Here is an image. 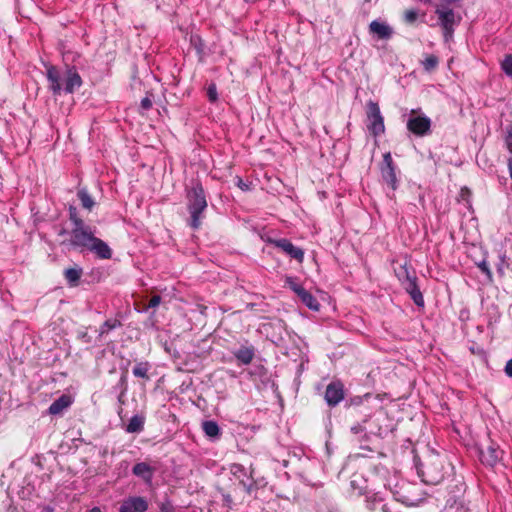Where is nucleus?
Wrapping results in <instances>:
<instances>
[{
  "mask_svg": "<svg viewBox=\"0 0 512 512\" xmlns=\"http://www.w3.org/2000/svg\"><path fill=\"white\" fill-rule=\"evenodd\" d=\"M47 79L49 88L55 95H59L62 91L73 93L82 85V79L74 68H66L61 71L56 66L47 67Z\"/></svg>",
  "mask_w": 512,
  "mask_h": 512,
  "instance_id": "nucleus-1",
  "label": "nucleus"
},
{
  "mask_svg": "<svg viewBox=\"0 0 512 512\" xmlns=\"http://www.w3.org/2000/svg\"><path fill=\"white\" fill-rule=\"evenodd\" d=\"M187 197L190 213L189 225L193 229H197L201 225L202 214L207 207L204 190L201 186L196 185L188 192Z\"/></svg>",
  "mask_w": 512,
  "mask_h": 512,
  "instance_id": "nucleus-2",
  "label": "nucleus"
},
{
  "mask_svg": "<svg viewBox=\"0 0 512 512\" xmlns=\"http://www.w3.org/2000/svg\"><path fill=\"white\" fill-rule=\"evenodd\" d=\"M422 481L436 485L444 478V461L439 456H432L419 468Z\"/></svg>",
  "mask_w": 512,
  "mask_h": 512,
  "instance_id": "nucleus-3",
  "label": "nucleus"
},
{
  "mask_svg": "<svg viewBox=\"0 0 512 512\" xmlns=\"http://www.w3.org/2000/svg\"><path fill=\"white\" fill-rule=\"evenodd\" d=\"M395 272L405 290L410 294L414 303L417 306H423V295L416 284V277L414 274L409 271L406 265H401Z\"/></svg>",
  "mask_w": 512,
  "mask_h": 512,
  "instance_id": "nucleus-4",
  "label": "nucleus"
},
{
  "mask_svg": "<svg viewBox=\"0 0 512 512\" xmlns=\"http://www.w3.org/2000/svg\"><path fill=\"white\" fill-rule=\"evenodd\" d=\"M94 238L95 236L90 227L82 224L72 228L69 243L72 247L83 251L89 248Z\"/></svg>",
  "mask_w": 512,
  "mask_h": 512,
  "instance_id": "nucleus-5",
  "label": "nucleus"
},
{
  "mask_svg": "<svg viewBox=\"0 0 512 512\" xmlns=\"http://www.w3.org/2000/svg\"><path fill=\"white\" fill-rule=\"evenodd\" d=\"M435 13L438 15L439 24L443 29V36L446 42L450 41L454 27L460 22L461 17H456L454 11L448 8H437Z\"/></svg>",
  "mask_w": 512,
  "mask_h": 512,
  "instance_id": "nucleus-6",
  "label": "nucleus"
},
{
  "mask_svg": "<svg viewBox=\"0 0 512 512\" xmlns=\"http://www.w3.org/2000/svg\"><path fill=\"white\" fill-rule=\"evenodd\" d=\"M367 128L374 135L378 136L384 133V119L381 115L380 108L376 102L369 101L367 103Z\"/></svg>",
  "mask_w": 512,
  "mask_h": 512,
  "instance_id": "nucleus-7",
  "label": "nucleus"
},
{
  "mask_svg": "<svg viewBox=\"0 0 512 512\" xmlns=\"http://www.w3.org/2000/svg\"><path fill=\"white\" fill-rule=\"evenodd\" d=\"M503 451L499 446L489 440L479 447V456L483 464L494 467L502 459Z\"/></svg>",
  "mask_w": 512,
  "mask_h": 512,
  "instance_id": "nucleus-8",
  "label": "nucleus"
},
{
  "mask_svg": "<svg viewBox=\"0 0 512 512\" xmlns=\"http://www.w3.org/2000/svg\"><path fill=\"white\" fill-rule=\"evenodd\" d=\"M412 110L411 116L407 121V128L410 132L417 136H424L430 131L431 120L426 116L414 115Z\"/></svg>",
  "mask_w": 512,
  "mask_h": 512,
  "instance_id": "nucleus-9",
  "label": "nucleus"
},
{
  "mask_svg": "<svg viewBox=\"0 0 512 512\" xmlns=\"http://www.w3.org/2000/svg\"><path fill=\"white\" fill-rule=\"evenodd\" d=\"M381 175L383 180L393 189L397 188V176L395 166L390 152L383 155V164L381 166Z\"/></svg>",
  "mask_w": 512,
  "mask_h": 512,
  "instance_id": "nucleus-10",
  "label": "nucleus"
},
{
  "mask_svg": "<svg viewBox=\"0 0 512 512\" xmlns=\"http://www.w3.org/2000/svg\"><path fill=\"white\" fill-rule=\"evenodd\" d=\"M147 509L148 503L145 498L134 496L123 500L119 512H145Z\"/></svg>",
  "mask_w": 512,
  "mask_h": 512,
  "instance_id": "nucleus-11",
  "label": "nucleus"
},
{
  "mask_svg": "<svg viewBox=\"0 0 512 512\" xmlns=\"http://www.w3.org/2000/svg\"><path fill=\"white\" fill-rule=\"evenodd\" d=\"M276 247L283 250L286 254H288L291 258L296 259L298 262H302L304 259V251L301 248L294 246L287 239H279L271 241Z\"/></svg>",
  "mask_w": 512,
  "mask_h": 512,
  "instance_id": "nucleus-12",
  "label": "nucleus"
},
{
  "mask_svg": "<svg viewBox=\"0 0 512 512\" xmlns=\"http://www.w3.org/2000/svg\"><path fill=\"white\" fill-rule=\"evenodd\" d=\"M369 33L376 36L377 39L388 40L393 35V29L385 22L373 20L369 24Z\"/></svg>",
  "mask_w": 512,
  "mask_h": 512,
  "instance_id": "nucleus-13",
  "label": "nucleus"
},
{
  "mask_svg": "<svg viewBox=\"0 0 512 512\" xmlns=\"http://www.w3.org/2000/svg\"><path fill=\"white\" fill-rule=\"evenodd\" d=\"M344 398L343 387L340 383H330L325 392V399L330 406L337 405Z\"/></svg>",
  "mask_w": 512,
  "mask_h": 512,
  "instance_id": "nucleus-14",
  "label": "nucleus"
},
{
  "mask_svg": "<svg viewBox=\"0 0 512 512\" xmlns=\"http://www.w3.org/2000/svg\"><path fill=\"white\" fill-rule=\"evenodd\" d=\"M231 353L240 364L248 365L255 356V349L252 345H242L237 349H231Z\"/></svg>",
  "mask_w": 512,
  "mask_h": 512,
  "instance_id": "nucleus-15",
  "label": "nucleus"
},
{
  "mask_svg": "<svg viewBox=\"0 0 512 512\" xmlns=\"http://www.w3.org/2000/svg\"><path fill=\"white\" fill-rule=\"evenodd\" d=\"M87 250L94 252L100 259H110L112 257L110 247L97 237L93 239Z\"/></svg>",
  "mask_w": 512,
  "mask_h": 512,
  "instance_id": "nucleus-16",
  "label": "nucleus"
},
{
  "mask_svg": "<svg viewBox=\"0 0 512 512\" xmlns=\"http://www.w3.org/2000/svg\"><path fill=\"white\" fill-rule=\"evenodd\" d=\"M72 404L71 397L68 395H62L57 400H55L49 407L48 411L51 415L61 414L65 409H67Z\"/></svg>",
  "mask_w": 512,
  "mask_h": 512,
  "instance_id": "nucleus-17",
  "label": "nucleus"
},
{
  "mask_svg": "<svg viewBox=\"0 0 512 512\" xmlns=\"http://www.w3.org/2000/svg\"><path fill=\"white\" fill-rule=\"evenodd\" d=\"M154 473V469L145 462L137 463L133 467V474L142 478L146 482H150L152 480Z\"/></svg>",
  "mask_w": 512,
  "mask_h": 512,
  "instance_id": "nucleus-18",
  "label": "nucleus"
},
{
  "mask_svg": "<svg viewBox=\"0 0 512 512\" xmlns=\"http://www.w3.org/2000/svg\"><path fill=\"white\" fill-rule=\"evenodd\" d=\"M83 275V269L79 266L67 268L64 271V277L70 287H76L79 284V280Z\"/></svg>",
  "mask_w": 512,
  "mask_h": 512,
  "instance_id": "nucleus-19",
  "label": "nucleus"
},
{
  "mask_svg": "<svg viewBox=\"0 0 512 512\" xmlns=\"http://www.w3.org/2000/svg\"><path fill=\"white\" fill-rule=\"evenodd\" d=\"M230 472L236 479L239 480V483L243 485L244 488H248L251 485L247 472L242 465H231Z\"/></svg>",
  "mask_w": 512,
  "mask_h": 512,
  "instance_id": "nucleus-20",
  "label": "nucleus"
},
{
  "mask_svg": "<svg viewBox=\"0 0 512 512\" xmlns=\"http://www.w3.org/2000/svg\"><path fill=\"white\" fill-rule=\"evenodd\" d=\"M298 297L309 309L313 311H318L320 309L318 300L306 289L300 291V295Z\"/></svg>",
  "mask_w": 512,
  "mask_h": 512,
  "instance_id": "nucleus-21",
  "label": "nucleus"
},
{
  "mask_svg": "<svg viewBox=\"0 0 512 512\" xmlns=\"http://www.w3.org/2000/svg\"><path fill=\"white\" fill-rule=\"evenodd\" d=\"M144 428V418L140 416H133L127 424L126 431L128 433H139Z\"/></svg>",
  "mask_w": 512,
  "mask_h": 512,
  "instance_id": "nucleus-22",
  "label": "nucleus"
},
{
  "mask_svg": "<svg viewBox=\"0 0 512 512\" xmlns=\"http://www.w3.org/2000/svg\"><path fill=\"white\" fill-rule=\"evenodd\" d=\"M151 368L149 362H139L133 368V375L138 378L149 379L148 372Z\"/></svg>",
  "mask_w": 512,
  "mask_h": 512,
  "instance_id": "nucleus-23",
  "label": "nucleus"
},
{
  "mask_svg": "<svg viewBox=\"0 0 512 512\" xmlns=\"http://www.w3.org/2000/svg\"><path fill=\"white\" fill-rule=\"evenodd\" d=\"M77 196H78L79 200L81 201L83 208L88 209V210H91L93 208L95 202L92 199V197L89 195L87 190L80 189L77 192Z\"/></svg>",
  "mask_w": 512,
  "mask_h": 512,
  "instance_id": "nucleus-24",
  "label": "nucleus"
},
{
  "mask_svg": "<svg viewBox=\"0 0 512 512\" xmlns=\"http://www.w3.org/2000/svg\"><path fill=\"white\" fill-rule=\"evenodd\" d=\"M202 428H203V431L205 432V434L210 438L219 436V432H220L219 426L214 421L203 422Z\"/></svg>",
  "mask_w": 512,
  "mask_h": 512,
  "instance_id": "nucleus-25",
  "label": "nucleus"
},
{
  "mask_svg": "<svg viewBox=\"0 0 512 512\" xmlns=\"http://www.w3.org/2000/svg\"><path fill=\"white\" fill-rule=\"evenodd\" d=\"M501 69L504 71V73L512 77V54H506L501 61Z\"/></svg>",
  "mask_w": 512,
  "mask_h": 512,
  "instance_id": "nucleus-26",
  "label": "nucleus"
},
{
  "mask_svg": "<svg viewBox=\"0 0 512 512\" xmlns=\"http://www.w3.org/2000/svg\"><path fill=\"white\" fill-rule=\"evenodd\" d=\"M437 65H438V58L434 55H429L423 61V66H424L425 70H427V71L435 69L437 67Z\"/></svg>",
  "mask_w": 512,
  "mask_h": 512,
  "instance_id": "nucleus-27",
  "label": "nucleus"
},
{
  "mask_svg": "<svg viewBox=\"0 0 512 512\" xmlns=\"http://www.w3.org/2000/svg\"><path fill=\"white\" fill-rule=\"evenodd\" d=\"M120 325V322L117 321V320H107L103 323V325L100 327V334L103 335V334H106L108 333L110 330L116 328L117 326Z\"/></svg>",
  "mask_w": 512,
  "mask_h": 512,
  "instance_id": "nucleus-28",
  "label": "nucleus"
},
{
  "mask_svg": "<svg viewBox=\"0 0 512 512\" xmlns=\"http://www.w3.org/2000/svg\"><path fill=\"white\" fill-rule=\"evenodd\" d=\"M285 283L293 292L297 294V296L300 295V291L304 290V288L300 284H298L292 277H286Z\"/></svg>",
  "mask_w": 512,
  "mask_h": 512,
  "instance_id": "nucleus-29",
  "label": "nucleus"
},
{
  "mask_svg": "<svg viewBox=\"0 0 512 512\" xmlns=\"http://www.w3.org/2000/svg\"><path fill=\"white\" fill-rule=\"evenodd\" d=\"M69 218H70L71 222L73 223V227L84 224L83 220L78 216L75 207L71 206L69 208Z\"/></svg>",
  "mask_w": 512,
  "mask_h": 512,
  "instance_id": "nucleus-30",
  "label": "nucleus"
},
{
  "mask_svg": "<svg viewBox=\"0 0 512 512\" xmlns=\"http://www.w3.org/2000/svg\"><path fill=\"white\" fill-rule=\"evenodd\" d=\"M206 94L211 103H214L217 101V88L214 83H210L208 85Z\"/></svg>",
  "mask_w": 512,
  "mask_h": 512,
  "instance_id": "nucleus-31",
  "label": "nucleus"
},
{
  "mask_svg": "<svg viewBox=\"0 0 512 512\" xmlns=\"http://www.w3.org/2000/svg\"><path fill=\"white\" fill-rule=\"evenodd\" d=\"M234 184L239 187L242 191H247L249 189V185L245 183L241 177L235 175L233 177Z\"/></svg>",
  "mask_w": 512,
  "mask_h": 512,
  "instance_id": "nucleus-32",
  "label": "nucleus"
},
{
  "mask_svg": "<svg viewBox=\"0 0 512 512\" xmlns=\"http://www.w3.org/2000/svg\"><path fill=\"white\" fill-rule=\"evenodd\" d=\"M404 19L407 23H413L417 19V12L415 10H407L404 13Z\"/></svg>",
  "mask_w": 512,
  "mask_h": 512,
  "instance_id": "nucleus-33",
  "label": "nucleus"
},
{
  "mask_svg": "<svg viewBox=\"0 0 512 512\" xmlns=\"http://www.w3.org/2000/svg\"><path fill=\"white\" fill-rule=\"evenodd\" d=\"M160 303H161V297L159 295H154L149 300V303H148L146 309L156 308L159 306Z\"/></svg>",
  "mask_w": 512,
  "mask_h": 512,
  "instance_id": "nucleus-34",
  "label": "nucleus"
},
{
  "mask_svg": "<svg viewBox=\"0 0 512 512\" xmlns=\"http://www.w3.org/2000/svg\"><path fill=\"white\" fill-rule=\"evenodd\" d=\"M479 268L481 269V271H483L488 279L491 281L492 280V273L487 265V263L485 261H483L482 263L479 264Z\"/></svg>",
  "mask_w": 512,
  "mask_h": 512,
  "instance_id": "nucleus-35",
  "label": "nucleus"
},
{
  "mask_svg": "<svg viewBox=\"0 0 512 512\" xmlns=\"http://www.w3.org/2000/svg\"><path fill=\"white\" fill-rule=\"evenodd\" d=\"M505 143L507 146V149L512 154V128L507 132Z\"/></svg>",
  "mask_w": 512,
  "mask_h": 512,
  "instance_id": "nucleus-36",
  "label": "nucleus"
},
{
  "mask_svg": "<svg viewBox=\"0 0 512 512\" xmlns=\"http://www.w3.org/2000/svg\"><path fill=\"white\" fill-rule=\"evenodd\" d=\"M152 107V101L149 97H145L141 100V108L148 110Z\"/></svg>",
  "mask_w": 512,
  "mask_h": 512,
  "instance_id": "nucleus-37",
  "label": "nucleus"
},
{
  "mask_svg": "<svg viewBox=\"0 0 512 512\" xmlns=\"http://www.w3.org/2000/svg\"><path fill=\"white\" fill-rule=\"evenodd\" d=\"M160 512H174V508L170 502H165L161 504Z\"/></svg>",
  "mask_w": 512,
  "mask_h": 512,
  "instance_id": "nucleus-38",
  "label": "nucleus"
},
{
  "mask_svg": "<svg viewBox=\"0 0 512 512\" xmlns=\"http://www.w3.org/2000/svg\"><path fill=\"white\" fill-rule=\"evenodd\" d=\"M504 371L507 376L512 377V358L507 361Z\"/></svg>",
  "mask_w": 512,
  "mask_h": 512,
  "instance_id": "nucleus-39",
  "label": "nucleus"
},
{
  "mask_svg": "<svg viewBox=\"0 0 512 512\" xmlns=\"http://www.w3.org/2000/svg\"><path fill=\"white\" fill-rule=\"evenodd\" d=\"M351 431H352L353 433H355V434H358V433L362 432V431H363V429H362V427H361V426H359V425H358V426H354V427H352V428H351Z\"/></svg>",
  "mask_w": 512,
  "mask_h": 512,
  "instance_id": "nucleus-40",
  "label": "nucleus"
},
{
  "mask_svg": "<svg viewBox=\"0 0 512 512\" xmlns=\"http://www.w3.org/2000/svg\"><path fill=\"white\" fill-rule=\"evenodd\" d=\"M41 512H54V509L52 507L46 506L41 510Z\"/></svg>",
  "mask_w": 512,
  "mask_h": 512,
  "instance_id": "nucleus-41",
  "label": "nucleus"
},
{
  "mask_svg": "<svg viewBox=\"0 0 512 512\" xmlns=\"http://www.w3.org/2000/svg\"><path fill=\"white\" fill-rule=\"evenodd\" d=\"M90 512H102L99 507H94L90 510Z\"/></svg>",
  "mask_w": 512,
  "mask_h": 512,
  "instance_id": "nucleus-42",
  "label": "nucleus"
}]
</instances>
